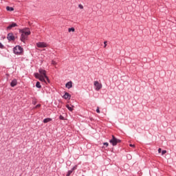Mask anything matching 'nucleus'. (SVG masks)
Listing matches in <instances>:
<instances>
[{
	"label": "nucleus",
	"instance_id": "1",
	"mask_svg": "<svg viewBox=\"0 0 176 176\" xmlns=\"http://www.w3.org/2000/svg\"><path fill=\"white\" fill-rule=\"evenodd\" d=\"M39 73H35L34 76L36 79H38L41 82L46 83V80L50 82L49 77L46 75V70L39 69Z\"/></svg>",
	"mask_w": 176,
	"mask_h": 176
},
{
	"label": "nucleus",
	"instance_id": "2",
	"mask_svg": "<svg viewBox=\"0 0 176 176\" xmlns=\"http://www.w3.org/2000/svg\"><path fill=\"white\" fill-rule=\"evenodd\" d=\"M21 32V42H25V40L28 38V35H31V31L29 28H24L20 30Z\"/></svg>",
	"mask_w": 176,
	"mask_h": 176
},
{
	"label": "nucleus",
	"instance_id": "3",
	"mask_svg": "<svg viewBox=\"0 0 176 176\" xmlns=\"http://www.w3.org/2000/svg\"><path fill=\"white\" fill-rule=\"evenodd\" d=\"M94 86L95 87V90L96 91H98L102 89V84L100 83L98 81H94Z\"/></svg>",
	"mask_w": 176,
	"mask_h": 176
},
{
	"label": "nucleus",
	"instance_id": "4",
	"mask_svg": "<svg viewBox=\"0 0 176 176\" xmlns=\"http://www.w3.org/2000/svg\"><path fill=\"white\" fill-rule=\"evenodd\" d=\"M14 53L15 54H21V53H23V47H21L20 45H16L14 48Z\"/></svg>",
	"mask_w": 176,
	"mask_h": 176
},
{
	"label": "nucleus",
	"instance_id": "5",
	"mask_svg": "<svg viewBox=\"0 0 176 176\" xmlns=\"http://www.w3.org/2000/svg\"><path fill=\"white\" fill-rule=\"evenodd\" d=\"M109 142L112 144L113 146L118 145L119 142H120V140L116 138L113 135H112V139L110 140Z\"/></svg>",
	"mask_w": 176,
	"mask_h": 176
},
{
	"label": "nucleus",
	"instance_id": "6",
	"mask_svg": "<svg viewBox=\"0 0 176 176\" xmlns=\"http://www.w3.org/2000/svg\"><path fill=\"white\" fill-rule=\"evenodd\" d=\"M37 47H47V44L43 42H39L36 43Z\"/></svg>",
	"mask_w": 176,
	"mask_h": 176
},
{
	"label": "nucleus",
	"instance_id": "7",
	"mask_svg": "<svg viewBox=\"0 0 176 176\" xmlns=\"http://www.w3.org/2000/svg\"><path fill=\"white\" fill-rule=\"evenodd\" d=\"M7 38L8 41H14V36L13 35V33H9L8 34Z\"/></svg>",
	"mask_w": 176,
	"mask_h": 176
},
{
	"label": "nucleus",
	"instance_id": "8",
	"mask_svg": "<svg viewBox=\"0 0 176 176\" xmlns=\"http://www.w3.org/2000/svg\"><path fill=\"white\" fill-rule=\"evenodd\" d=\"M10 86L12 87H14V86H17V80H16V79L12 80L10 83Z\"/></svg>",
	"mask_w": 176,
	"mask_h": 176
},
{
	"label": "nucleus",
	"instance_id": "9",
	"mask_svg": "<svg viewBox=\"0 0 176 176\" xmlns=\"http://www.w3.org/2000/svg\"><path fill=\"white\" fill-rule=\"evenodd\" d=\"M17 27V25L15 23H12L11 25L8 26L7 30H12V28Z\"/></svg>",
	"mask_w": 176,
	"mask_h": 176
},
{
	"label": "nucleus",
	"instance_id": "10",
	"mask_svg": "<svg viewBox=\"0 0 176 176\" xmlns=\"http://www.w3.org/2000/svg\"><path fill=\"white\" fill-rule=\"evenodd\" d=\"M65 87H67V89H71V87H72V81H69L66 83Z\"/></svg>",
	"mask_w": 176,
	"mask_h": 176
},
{
	"label": "nucleus",
	"instance_id": "11",
	"mask_svg": "<svg viewBox=\"0 0 176 176\" xmlns=\"http://www.w3.org/2000/svg\"><path fill=\"white\" fill-rule=\"evenodd\" d=\"M63 98L65 100H70L71 99V95H69L68 93H65V95L63 96Z\"/></svg>",
	"mask_w": 176,
	"mask_h": 176
},
{
	"label": "nucleus",
	"instance_id": "12",
	"mask_svg": "<svg viewBox=\"0 0 176 176\" xmlns=\"http://www.w3.org/2000/svg\"><path fill=\"white\" fill-rule=\"evenodd\" d=\"M66 107L67 108V109H69V111H70L71 112H72V111H74V106L72 105H69V104H67Z\"/></svg>",
	"mask_w": 176,
	"mask_h": 176
},
{
	"label": "nucleus",
	"instance_id": "13",
	"mask_svg": "<svg viewBox=\"0 0 176 176\" xmlns=\"http://www.w3.org/2000/svg\"><path fill=\"white\" fill-rule=\"evenodd\" d=\"M6 10H8V12H13V10H14V8H13L12 7L7 6Z\"/></svg>",
	"mask_w": 176,
	"mask_h": 176
},
{
	"label": "nucleus",
	"instance_id": "14",
	"mask_svg": "<svg viewBox=\"0 0 176 176\" xmlns=\"http://www.w3.org/2000/svg\"><path fill=\"white\" fill-rule=\"evenodd\" d=\"M49 122H52V118H45L43 120V123H49Z\"/></svg>",
	"mask_w": 176,
	"mask_h": 176
},
{
	"label": "nucleus",
	"instance_id": "15",
	"mask_svg": "<svg viewBox=\"0 0 176 176\" xmlns=\"http://www.w3.org/2000/svg\"><path fill=\"white\" fill-rule=\"evenodd\" d=\"M36 87H37V89H41V87H42V86L41 85V82H39V81L36 82Z\"/></svg>",
	"mask_w": 176,
	"mask_h": 176
},
{
	"label": "nucleus",
	"instance_id": "16",
	"mask_svg": "<svg viewBox=\"0 0 176 176\" xmlns=\"http://www.w3.org/2000/svg\"><path fill=\"white\" fill-rule=\"evenodd\" d=\"M69 32H75V28H72L68 29Z\"/></svg>",
	"mask_w": 176,
	"mask_h": 176
},
{
	"label": "nucleus",
	"instance_id": "17",
	"mask_svg": "<svg viewBox=\"0 0 176 176\" xmlns=\"http://www.w3.org/2000/svg\"><path fill=\"white\" fill-rule=\"evenodd\" d=\"M72 173H73V171H72V170H69V171L67 172V174L66 175V176H69V175H71Z\"/></svg>",
	"mask_w": 176,
	"mask_h": 176
},
{
	"label": "nucleus",
	"instance_id": "18",
	"mask_svg": "<svg viewBox=\"0 0 176 176\" xmlns=\"http://www.w3.org/2000/svg\"><path fill=\"white\" fill-rule=\"evenodd\" d=\"M52 65H57V63L54 60L52 61Z\"/></svg>",
	"mask_w": 176,
	"mask_h": 176
},
{
	"label": "nucleus",
	"instance_id": "19",
	"mask_svg": "<svg viewBox=\"0 0 176 176\" xmlns=\"http://www.w3.org/2000/svg\"><path fill=\"white\" fill-rule=\"evenodd\" d=\"M166 153H167V151L164 150L162 151V155H166Z\"/></svg>",
	"mask_w": 176,
	"mask_h": 176
},
{
	"label": "nucleus",
	"instance_id": "20",
	"mask_svg": "<svg viewBox=\"0 0 176 176\" xmlns=\"http://www.w3.org/2000/svg\"><path fill=\"white\" fill-rule=\"evenodd\" d=\"M96 112H97V113H100V107H97Z\"/></svg>",
	"mask_w": 176,
	"mask_h": 176
},
{
	"label": "nucleus",
	"instance_id": "21",
	"mask_svg": "<svg viewBox=\"0 0 176 176\" xmlns=\"http://www.w3.org/2000/svg\"><path fill=\"white\" fill-rule=\"evenodd\" d=\"M59 119H60V120H64V116H60Z\"/></svg>",
	"mask_w": 176,
	"mask_h": 176
},
{
	"label": "nucleus",
	"instance_id": "22",
	"mask_svg": "<svg viewBox=\"0 0 176 176\" xmlns=\"http://www.w3.org/2000/svg\"><path fill=\"white\" fill-rule=\"evenodd\" d=\"M103 145H104L105 146H108V145H109V144H108V142H104V143H103Z\"/></svg>",
	"mask_w": 176,
	"mask_h": 176
},
{
	"label": "nucleus",
	"instance_id": "23",
	"mask_svg": "<svg viewBox=\"0 0 176 176\" xmlns=\"http://www.w3.org/2000/svg\"><path fill=\"white\" fill-rule=\"evenodd\" d=\"M78 8H80V9H83V6H82V4H80L78 6Z\"/></svg>",
	"mask_w": 176,
	"mask_h": 176
},
{
	"label": "nucleus",
	"instance_id": "24",
	"mask_svg": "<svg viewBox=\"0 0 176 176\" xmlns=\"http://www.w3.org/2000/svg\"><path fill=\"white\" fill-rule=\"evenodd\" d=\"M0 49H3V45L0 43Z\"/></svg>",
	"mask_w": 176,
	"mask_h": 176
},
{
	"label": "nucleus",
	"instance_id": "25",
	"mask_svg": "<svg viewBox=\"0 0 176 176\" xmlns=\"http://www.w3.org/2000/svg\"><path fill=\"white\" fill-rule=\"evenodd\" d=\"M34 108H41V104H37Z\"/></svg>",
	"mask_w": 176,
	"mask_h": 176
},
{
	"label": "nucleus",
	"instance_id": "26",
	"mask_svg": "<svg viewBox=\"0 0 176 176\" xmlns=\"http://www.w3.org/2000/svg\"><path fill=\"white\" fill-rule=\"evenodd\" d=\"M104 47H107V41L104 42Z\"/></svg>",
	"mask_w": 176,
	"mask_h": 176
},
{
	"label": "nucleus",
	"instance_id": "27",
	"mask_svg": "<svg viewBox=\"0 0 176 176\" xmlns=\"http://www.w3.org/2000/svg\"><path fill=\"white\" fill-rule=\"evenodd\" d=\"M32 104H34V105H35V104H36V100H33Z\"/></svg>",
	"mask_w": 176,
	"mask_h": 176
},
{
	"label": "nucleus",
	"instance_id": "28",
	"mask_svg": "<svg viewBox=\"0 0 176 176\" xmlns=\"http://www.w3.org/2000/svg\"><path fill=\"white\" fill-rule=\"evenodd\" d=\"M162 153V148H159L158 149V153Z\"/></svg>",
	"mask_w": 176,
	"mask_h": 176
},
{
	"label": "nucleus",
	"instance_id": "29",
	"mask_svg": "<svg viewBox=\"0 0 176 176\" xmlns=\"http://www.w3.org/2000/svg\"><path fill=\"white\" fill-rule=\"evenodd\" d=\"M74 170H76V166L73 167V168L72 169V171L74 172Z\"/></svg>",
	"mask_w": 176,
	"mask_h": 176
},
{
	"label": "nucleus",
	"instance_id": "30",
	"mask_svg": "<svg viewBox=\"0 0 176 176\" xmlns=\"http://www.w3.org/2000/svg\"><path fill=\"white\" fill-rule=\"evenodd\" d=\"M129 146H133V148H135V145L134 144H129Z\"/></svg>",
	"mask_w": 176,
	"mask_h": 176
},
{
	"label": "nucleus",
	"instance_id": "31",
	"mask_svg": "<svg viewBox=\"0 0 176 176\" xmlns=\"http://www.w3.org/2000/svg\"><path fill=\"white\" fill-rule=\"evenodd\" d=\"M129 157H131V155H129Z\"/></svg>",
	"mask_w": 176,
	"mask_h": 176
}]
</instances>
